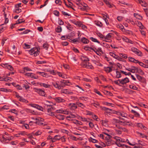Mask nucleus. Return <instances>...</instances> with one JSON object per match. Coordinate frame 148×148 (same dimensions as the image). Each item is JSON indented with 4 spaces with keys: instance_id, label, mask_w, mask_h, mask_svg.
I'll list each match as a JSON object with an SVG mask.
<instances>
[{
    "instance_id": "11",
    "label": "nucleus",
    "mask_w": 148,
    "mask_h": 148,
    "mask_svg": "<svg viewBox=\"0 0 148 148\" xmlns=\"http://www.w3.org/2000/svg\"><path fill=\"white\" fill-rule=\"evenodd\" d=\"M55 116L56 118L60 120H63L65 118L64 116L60 114H57Z\"/></svg>"
},
{
    "instance_id": "59",
    "label": "nucleus",
    "mask_w": 148,
    "mask_h": 148,
    "mask_svg": "<svg viewBox=\"0 0 148 148\" xmlns=\"http://www.w3.org/2000/svg\"><path fill=\"white\" fill-rule=\"evenodd\" d=\"M42 132L40 131H38L36 132L34 134V135L36 136H38L41 134Z\"/></svg>"
},
{
    "instance_id": "34",
    "label": "nucleus",
    "mask_w": 148,
    "mask_h": 148,
    "mask_svg": "<svg viewBox=\"0 0 148 148\" xmlns=\"http://www.w3.org/2000/svg\"><path fill=\"white\" fill-rule=\"evenodd\" d=\"M10 90V89H8L4 88H0V91H1L8 92H9Z\"/></svg>"
},
{
    "instance_id": "44",
    "label": "nucleus",
    "mask_w": 148,
    "mask_h": 148,
    "mask_svg": "<svg viewBox=\"0 0 148 148\" xmlns=\"http://www.w3.org/2000/svg\"><path fill=\"white\" fill-rule=\"evenodd\" d=\"M23 73L25 72V71L26 70V71H32V70H31L28 67H24L23 68Z\"/></svg>"
},
{
    "instance_id": "13",
    "label": "nucleus",
    "mask_w": 148,
    "mask_h": 148,
    "mask_svg": "<svg viewBox=\"0 0 148 148\" xmlns=\"http://www.w3.org/2000/svg\"><path fill=\"white\" fill-rule=\"evenodd\" d=\"M137 1L138 3L141 4L142 6H143L146 7L147 5V4L144 1V0H138Z\"/></svg>"
},
{
    "instance_id": "33",
    "label": "nucleus",
    "mask_w": 148,
    "mask_h": 148,
    "mask_svg": "<svg viewBox=\"0 0 148 148\" xmlns=\"http://www.w3.org/2000/svg\"><path fill=\"white\" fill-rule=\"evenodd\" d=\"M70 40V41L71 42H73V43H75L77 42H79V40H78V38H75L73 39H72L71 38Z\"/></svg>"
},
{
    "instance_id": "63",
    "label": "nucleus",
    "mask_w": 148,
    "mask_h": 148,
    "mask_svg": "<svg viewBox=\"0 0 148 148\" xmlns=\"http://www.w3.org/2000/svg\"><path fill=\"white\" fill-rule=\"evenodd\" d=\"M138 49L134 47H132L131 48V50L134 53L136 51H137Z\"/></svg>"
},
{
    "instance_id": "58",
    "label": "nucleus",
    "mask_w": 148,
    "mask_h": 148,
    "mask_svg": "<svg viewBox=\"0 0 148 148\" xmlns=\"http://www.w3.org/2000/svg\"><path fill=\"white\" fill-rule=\"evenodd\" d=\"M111 33H109L108 34L105 38V39H108L111 37Z\"/></svg>"
},
{
    "instance_id": "62",
    "label": "nucleus",
    "mask_w": 148,
    "mask_h": 148,
    "mask_svg": "<svg viewBox=\"0 0 148 148\" xmlns=\"http://www.w3.org/2000/svg\"><path fill=\"white\" fill-rule=\"evenodd\" d=\"M117 27L118 28H120L121 29H122L124 28V27L121 24H119L117 25Z\"/></svg>"
},
{
    "instance_id": "36",
    "label": "nucleus",
    "mask_w": 148,
    "mask_h": 148,
    "mask_svg": "<svg viewBox=\"0 0 148 148\" xmlns=\"http://www.w3.org/2000/svg\"><path fill=\"white\" fill-rule=\"evenodd\" d=\"M136 133L137 134H140V137H141L142 138H147V136L144 134H143L139 132H137Z\"/></svg>"
},
{
    "instance_id": "57",
    "label": "nucleus",
    "mask_w": 148,
    "mask_h": 148,
    "mask_svg": "<svg viewBox=\"0 0 148 148\" xmlns=\"http://www.w3.org/2000/svg\"><path fill=\"white\" fill-rule=\"evenodd\" d=\"M128 59L130 62H134V61L135 60V59L132 57H129Z\"/></svg>"
},
{
    "instance_id": "8",
    "label": "nucleus",
    "mask_w": 148,
    "mask_h": 148,
    "mask_svg": "<svg viewBox=\"0 0 148 148\" xmlns=\"http://www.w3.org/2000/svg\"><path fill=\"white\" fill-rule=\"evenodd\" d=\"M56 101L58 103L64 102L65 101V100L61 97H56L55 99Z\"/></svg>"
},
{
    "instance_id": "28",
    "label": "nucleus",
    "mask_w": 148,
    "mask_h": 148,
    "mask_svg": "<svg viewBox=\"0 0 148 148\" xmlns=\"http://www.w3.org/2000/svg\"><path fill=\"white\" fill-rule=\"evenodd\" d=\"M134 53L138 56H143V54L138 49Z\"/></svg>"
},
{
    "instance_id": "32",
    "label": "nucleus",
    "mask_w": 148,
    "mask_h": 148,
    "mask_svg": "<svg viewBox=\"0 0 148 148\" xmlns=\"http://www.w3.org/2000/svg\"><path fill=\"white\" fill-rule=\"evenodd\" d=\"M90 39L93 42H96L99 44L100 43V42L97 40L95 38H94L92 37H91L90 38Z\"/></svg>"
},
{
    "instance_id": "10",
    "label": "nucleus",
    "mask_w": 148,
    "mask_h": 148,
    "mask_svg": "<svg viewBox=\"0 0 148 148\" xmlns=\"http://www.w3.org/2000/svg\"><path fill=\"white\" fill-rule=\"evenodd\" d=\"M83 66L88 69H92L93 68V66L91 64L87 62V63H85V64H83Z\"/></svg>"
},
{
    "instance_id": "54",
    "label": "nucleus",
    "mask_w": 148,
    "mask_h": 148,
    "mask_svg": "<svg viewBox=\"0 0 148 148\" xmlns=\"http://www.w3.org/2000/svg\"><path fill=\"white\" fill-rule=\"evenodd\" d=\"M94 92L99 95L100 96H102V95L101 93L100 92L98 91L96 89H94Z\"/></svg>"
},
{
    "instance_id": "48",
    "label": "nucleus",
    "mask_w": 148,
    "mask_h": 148,
    "mask_svg": "<svg viewBox=\"0 0 148 148\" xmlns=\"http://www.w3.org/2000/svg\"><path fill=\"white\" fill-rule=\"evenodd\" d=\"M48 44L46 43H44L43 45V48L46 50H47L48 49Z\"/></svg>"
},
{
    "instance_id": "20",
    "label": "nucleus",
    "mask_w": 148,
    "mask_h": 148,
    "mask_svg": "<svg viewBox=\"0 0 148 148\" xmlns=\"http://www.w3.org/2000/svg\"><path fill=\"white\" fill-rule=\"evenodd\" d=\"M39 85L41 86H43L45 88H49L50 87V85L49 84H47L45 83H39Z\"/></svg>"
},
{
    "instance_id": "61",
    "label": "nucleus",
    "mask_w": 148,
    "mask_h": 148,
    "mask_svg": "<svg viewBox=\"0 0 148 148\" xmlns=\"http://www.w3.org/2000/svg\"><path fill=\"white\" fill-rule=\"evenodd\" d=\"M55 2L56 4H59L60 5H61L62 3V1L60 0H56Z\"/></svg>"
},
{
    "instance_id": "31",
    "label": "nucleus",
    "mask_w": 148,
    "mask_h": 148,
    "mask_svg": "<svg viewBox=\"0 0 148 148\" xmlns=\"http://www.w3.org/2000/svg\"><path fill=\"white\" fill-rule=\"evenodd\" d=\"M104 1L106 5L109 8H111L112 7V6L111 5L110 3L108 0H104Z\"/></svg>"
},
{
    "instance_id": "18",
    "label": "nucleus",
    "mask_w": 148,
    "mask_h": 148,
    "mask_svg": "<svg viewBox=\"0 0 148 148\" xmlns=\"http://www.w3.org/2000/svg\"><path fill=\"white\" fill-rule=\"evenodd\" d=\"M136 126L139 127H140L141 129H143L145 130H146L147 128L145 127L144 125L142 123H138Z\"/></svg>"
},
{
    "instance_id": "38",
    "label": "nucleus",
    "mask_w": 148,
    "mask_h": 148,
    "mask_svg": "<svg viewBox=\"0 0 148 148\" xmlns=\"http://www.w3.org/2000/svg\"><path fill=\"white\" fill-rule=\"evenodd\" d=\"M95 24L98 26L101 27L102 26V24L100 21H95Z\"/></svg>"
},
{
    "instance_id": "41",
    "label": "nucleus",
    "mask_w": 148,
    "mask_h": 148,
    "mask_svg": "<svg viewBox=\"0 0 148 148\" xmlns=\"http://www.w3.org/2000/svg\"><path fill=\"white\" fill-rule=\"evenodd\" d=\"M129 87L130 88L134 90H137L138 89V88L136 86L133 85H129Z\"/></svg>"
},
{
    "instance_id": "53",
    "label": "nucleus",
    "mask_w": 148,
    "mask_h": 148,
    "mask_svg": "<svg viewBox=\"0 0 148 148\" xmlns=\"http://www.w3.org/2000/svg\"><path fill=\"white\" fill-rule=\"evenodd\" d=\"M120 56L122 57L123 58H124L126 59L127 58V55L123 53H121Z\"/></svg>"
},
{
    "instance_id": "24",
    "label": "nucleus",
    "mask_w": 148,
    "mask_h": 148,
    "mask_svg": "<svg viewBox=\"0 0 148 148\" xmlns=\"http://www.w3.org/2000/svg\"><path fill=\"white\" fill-rule=\"evenodd\" d=\"M84 49L86 51H88L91 52V51L92 50H93L94 52H95V51L92 47H85L84 48Z\"/></svg>"
},
{
    "instance_id": "14",
    "label": "nucleus",
    "mask_w": 148,
    "mask_h": 148,
    "mask_svg": "<svg viewBox=\"0 0 148 148\" xmlns=\"http://www.w3.org/2000/svg\"><path fill=\"white\" fill-rule=\"evenodd\" d=\"M25 75L26 76H29L31 77L32 78H34V79H37V78H36V77L34 76V75L32 73H26Z\"/></svg>"
},
{
    "instance_id": "12",
    "label": "nucleus",
    "mask_w": 148,
    "mask_h": 148,
    "mask_svg": "<svg viewBox=\"0 0 148 148\" xmlns=\"http://www.w3.org/2000/svg\"><path fill=\"white\" fill-rule=\"evenodd\" d=\"M112 68L113 66H110V67H105L104 69L107 73H109L112 71Z\"/></svg>"
},
{
    "instance_id": "21",
    "label": "nucleus",
    "mask_w": 148,
    "mask_h": 148,
    "mask_svg": "<svg viewBox=\"0 0 148 148\" xmlns=\"http://www.w3.org/2000/svg\"><path fill=\"white\" fill-rule=\"evenodd\" d=\"M37 73L38 74H39L40 75H41L43 77H47L48 76V75H47V73H45L44 72H37Z\"/></svg>"
},
{
    "instance_id": "26",
    "label": "nucleus",
    "mask_w": 148,
    "mask_h": 148,
    "mask_svg": "<svg viewBox=\"0 0 148 148\" xmlns=\"http://www.w3.org/2000/svg\"><path fill=\"white\" fill-rule=\"evenodd\" d=\"M73 123L77 125H82V123L81 121L77 120H74Z\"/></svg>"
},
{
    "instance_id": "43",
    "label": "nucleus",
    "mask_w": 148,
    "mask_h": 148,
    "mask_svg": "<svg viewBox=\"0 0 148 148\" xmlns=\"http://www.w3.org/2000/svg\"><path fill=\"white\" fill-rule=\"evenodd\" d=\"M24 21L25 20L23 21V19H19L17 21L16 24H18L21 23L23 22H24Z\"/></svg>"
},
{
    "instance_id": "64",
    "label": "nucleus",
    "mask_w": 148,
    "mask_h": 148,
    "mask_svg": "<svg viewBox=\"0 0 148 148\" xmlns=\"http://www.w3.org/2000/svg\"><path fill=\"white\" fill-rule=\"evenodd\" d=\"M89 125L90 127L91 128H93L94 127V125L92 122H90L89 123Z\"/></svg>"
},
{
    "instance_id": "60",
    "label": "nucleus",
    "mask_w": 148,
    "mask_h": 148,
    "mask_svg": "<svg viewBox=\"0 0 148 148\" xmlns=\"http://www.w3.org/2000/svg\"><path fill=\"white\" fill-rule=\"evenodd\" d=\"M1 66L4 68H7L8 64L7 63H1Z\"/></svg>"
},
{
    "instance_id": "4",
    "label": "nucleus",
    "mask_w": 148,
    "mask_h": 148,
    "mask_svg": "<svg viewBox=\"0 0 148 148\" xmlns=\"http://www.w3.org/2000/svg\"><path fill=\"white\" fill-rule=\"evenodd\" d=\"M113 138L114 139H115L116 140V144L119 145H119V142H124V141H123L122 138H121L120 137H117V136H115L113 137Z\"/></svg>"
},
{
    "instance_id": "42",
    "label": "nucleus",
    "mask_w": 148,
    "mask_h": 148,
    "mask_svg": "<svg viewBox=\"0 0 148 148\" xmlns=\"http://www.w3.org/2000/svg\"><path fill=\"white\" fill-rule=\"evenodd\" d=\"M119 145H118V146L119 147H122L123 148H124V147H125L126 148H132L130 147L129 146L127 145H121L120 144H119Z\"/></svg>"
},
{
    "instance_id": "1",
    "label": "nucleus",
    "mask_w": 148,
    "mask_h": 148,
    "mask_svg": "<svg viewBox=\"0 0 148 148\" xmlns=\"http://www.w3.org/2000/svg\"><path fill=\"white\" fill-rule=\"evenodd\" d=\"M29 52L31 55H34V56H36L39 55L40 52L37 48L34 47L29 50Z\"/></svg>"
},
{
    "instance_id": "35",
    "label": "nucleus",
    "mask_w": 148,
    "mask_h": 148,
    "mask_svg": "<svg viewBox=\"0 0 148 148\" xmlns=\"http://www.w3.org/2000/svg\"><path fill=\"white\" fill-rule=\"evenodd\" d=\"M139 65L145 68H148V65L145 64L143 62H139Z\"/></svg>"
},
{
    "instance_id": "49",
    "label": "nucleus",
    "mask_w": 148,
    "mask_h": 148,
    "mask_svg": "<svg viewBox=\"0 0 148 148\" xmlns=\"http://www.w3.org/2000/svg\"><path fill=\"white\" fill-rule=\"evenodd\" d=\"M53 14L56 16H59V12L57 10H55L53 11Z\"/></svg>"
},
{
    "instance_id": "9",
    "label": "nucleus",
    "mask_w": 148,
    "mask_h": 148,
    "mask_svg": "<svg viewBox=\"0 0 148 148\" xmlns=\"http://www.w3.org/2000/svg\"><path fill=\"white\" fill-rule=\"evenodd\" d=\"M136 76L137 79L140 82H144L145 79L144 77L137 74H136Z\"/></svg>"
},
{
    "instance_id": "50",
    "label": "nucleus",
    "mask_w": 148,
    "mask_h": 148,
    "mask_svg": "<svg viewBox=\"0 0 148 148\" xmlns=\"http://www.w3.org/2000/svg\"><path fill=\"white\" fill-rule=\"evenodd\" d=\"M120 81L121 80H115L114 81V82L116 84L119 85V86H121V85H120L121 83H120Z\"/></svg>"
},
{
    "instance_id": "39",
    "label": "nucleus",
    "mask_w": 148,
    "mask_h": 148,
    "mask_svg": "<svg viewBox=\"0 0 148 148\" xmlns=\"http://www.w3.org/2000/svg\"><path fill=\"white\" fill-rule=\"evenodd\" d=\"M64 112V111L62 109H61L56 110L55 113H62Z\"/></svg>"
},
{
    "instance_id": "45",
    "label": "nucleus",
    "mask_w": 148,
    "mask_h": 148,
    "mask_svg": "<svg viewBox=\"0 0 148 148\" xmlns=\"http://www.w3.org/2000/svg\"><path fill=\"white\" fill-rule=\"evenodd\" d=\"M75 35V32H71L70 34H69V36L70 38H71L72 37L74 36Z\"/></svg>"
},
{
    "instance_id": "56",
    "label": "nucleus",
    "mask_w": 148,
    "mask_h": 148,
    "mask_svg": "<svg viewBox=\"0 0 148 148\" xmlns=\"http://www.w3.org/2000/svg\"><path fill=\"white\" fill-rule=\"evenodd\" d=\"M35 120H36V121H44L43 119L40 117L36 118Z\"/></svg>"
},
{
    "instance_id": "37",
    "label": "nucleus",
    "mask_w": 148,
    "mask_h": 148,
    "mask_svg": "<svg viewBox=\"0 0 148 148\" xmlns=\"http://www.w3.org/2000/svg\"><path fill=\"white\" fill-rule=\"evenodd\" d=\"M118 114L124 117H126L127 116V114L126 113H121L120 112H118Z\"/></svg>"
},
{
    "instance_id": "29",
    "label": "nucleus",
    "mask_w": 148,
    "mask_h": 148,
    "mask_svg": "<svg viewBox=\"0 0 148 148\" xmlns=\"http://www.w3.org/2000/svg\"><path fill=\"white\" fill-rule=\"evenodd\" d=\"M76 116L74 114L71 113V112H70L69 114V115L68 116H67L66 117V119H68V118H75L76 117Z\"/></svg>"
},
{
    "instance_id": "3",
    "label": "nucleus",
    "mask_w": 148,
    "mask_h": 148,
    "mask_svg": "<svg viewBox=\"0 0 148 148\" xmlns=\"http://www.w3.org/2000/svg\"><path fill=\"white\" fill-rule=\"evenodd\" d=\"M81 59L82 61V64L83 66V64H85V63H87L89 60V58L86 56H82Z\"/></svg>"
},
{
    "instance_id": "2",
    "label": "nucleus",
    "mask_w": 148,
    "mask_h": 148,
    "mask_svg": "<svg viewBox=\"0 0 148 148\" xmlns=\"http://www.w3.org/2000/svg\"><path fill=\"white\" fill-rule=\"evenodd\" d=\"M34 91L38 93L40 95L43 96H45V92L44 90H43L38 88H34Z\"/></svg>"
},
{
    "instance_id": "19",
    "label": "nucleus",
    "mask_w": 148,
    "mask_h": 148,
    "mask_svg": "<svg viewBox=\"0 0 148 148\" xmlns=\"http://www.w3.org/2000/svg\"><path fill=\"white\" fill-rule=\"evenodd\" d=\"M81 42L84 44H86L89 43V41L85 37H83L81 39Z\"/></svg>"
},
{
    "instance_id": "7",
    "label": "nucleus",
    "mask_w": 148,
    "mask_h": 148,
    "mask_svg": "<svg viewBox=\"0 0 148 148\" xmlns=\"http://www.w3.org/2000/svg\"><path fill=\"white\" fill-rule=\"evenodd\" d=\"M30 105L31 106L34 108H35L37 109L38 110H42V109H43L42 107L39 106L38 105L36 104H30Z\"/></svg>"
},
{
    "instance_id": "17",
    "label": "nucleus",
    "mask_w": 148,
    "mask_h": 148,
    "mask_svg": "<svg viewBox=\"0 0 148 148\" xmlns=\"http://www.w3.org/2000/svg\"><path fill=\"white\" fill-rule=\"evenodd\" d=\"M47 112L48 114L50 116H54L55 115V112H52V111L49 108H48Z\"/></svg>"
},
{
    "instance_id": "51",
    "label": "nucleus",
    "mask_w": 148,
    "mask_h": 148,
    "mask_svg": "<svg viewBox=\"0 0 148 148\" xmlns=\"http://www.w3.org/2000/svg\"><path fill=\"white\" fill-rule=\"evenodd\" d=\"M9 112H11L13 113H14L16 114H18L17 112H17L16 110L15 109L10 110L9 111Z\"/></svg>"
},
{
    "instance_id": "23",
    "label": "nucleus",
    "mask_w": 148,
    "mask_h": 148,
    "mask_svg": "<svg viewBox=\"0 0 148 148\" xmlns=\"http://www.w3.org/2000/svg\"><path fill=\"white\" fill-rule=\"evenodd\" d=\"M60 82L62 83L61 84L63 85V84L65 85H68V84L70 83L69 80H62L60 81Z\"/></svg>"
},
{
    "instance_id": "15",
    "label": "nucleus",
    "mask_w": 148,
    "mask_h": 148,
    "mask_svg": "<svg viewBox=\"0 0 148 148\" xmlns=\"http://www.w3.org/2000/svg\"><path fill=\"white\" fill-rule=\"evenodd\" d=\"M52 84L54 87L56 88H58L59 89H61L63 88V86H62L59 85L57 83L55 84L52 83Z\"/></svg>"
},
{
    "instance_id": "22",
    "label": "nucleus",
    "mask_w": 148,
    "mask_h": 148,
    "mask_svg": "<svg viewBox=\"0 0 148 148\" xmlns=\"http://www.w3.org/2000/svg\"><path fill=\"white\" fill-rule=\"evenodd\" d=\"M131 112H132V113H133L134 114L135 116L136 117H140V115L136 111L132 110Z\"/></svg>"
},
{
    "instance_id": "6",
    "label": "nucleus",
    "mask_w": 148,
    "mask_h": 148,
    "mask_svg": "<svg viewBox=\"0 0 148 148\" xmlns=\"http://www.w3.org/2000/svg\"><path fill=\"white\" fill-rule=\"evenodd\" d=\"M120 81V83H121V84L123 85L129 82V79L127 77H126L125 78L122 79Z\"/></svg>"
},
{
    "instance_id": "52",
    "label": "nucleus",
    "mask_w": 148,
    "mask_h": 148,
    "mask_svg": "<svg viewBox=\"0 0 148 148\" xmlns=\"http://www.w3.org/2000/svg\"><path fill=\"white\" fill-rule=\"evenodd\" d=\"M7 68L9 69L11 71H12L13 70V67L11 65L9 64L8 65Z\"/></svg>"
},
{
    "instance_id": "27",
    "label": "nucleus",
    "mask_w": 148,
    "mask_h": 148,
    "mask_svg": "<svg viewBox=\"0 0 148 148\" xmlns=\"http://www.w3.org/2000/svg\"><path fill=\"white\" fill-rule=\"evenodd\" d=\"M62 30V27L60 26H58L55 29V31L58 33L60 32Z\"/></svg>"
},
{
    "instance_id": "30",
    "label": "nucleus",
    "mask_w": 148,
    "mask_h": 148,
    "mask_svg": "<svg viewBox=\"0 0 148 148\" xmlns=\"http://www.w3.org/2000/svg\"><path fill=\"white\" fill-rule=\"evenodd\" d=\"M120 71H116V77L117 78H119L121 77V74Z\"/></svg>"
},
{
    "instance_id": "46",
    "label": "nucleus",
    "mask_w": 148,
    "mask_h": 148,
    "mask_svg": "<svg viewBox=\"0 0 148 148\" xmlns=\"http://www.w3.org/2000/svg\"><path fill=\"white\" fill-rule=\"evenodd\" d=\"M30 32V31L28 29H27L23 32H22L20 33V34H27L29 32Z\"/></svg>"
},
{
    "instance_id": "55",
    "label": "nucleus",
    "mask_w": 148,
    "mask_h": 148,
    "mask_svg": "<svg viewBox=\"0 0 148 148\" xmlns=\"http://www.w3.org/2000/svg\"><path fill=\"white\" fill-rule=\"evenodd\" d=\"M138 73H139L141 75H144L145 74L144 73L141 69H138Z\"/></svg>"
},
{
    "instance_id": "40",
    "label": "nucleus",
    "mask_w": 148,
    "mask_h": 148,
    "mask_svg": "<svg viewBox=\"0 0 148 148\" xmlns=\"http://www.w3.org/2000/svg\"><path fill=\"white\" fill-rule=\"evenodd\" d=\"M102 121V125H103L106 126L108 125V122L107 121H103V120H101V121Z\"/></svg>"
},
{
    "instance_id": "47",
    "label": "nucleus",
    "mask_w": 148,
    "mask_h": 148,
    "mask_svg": "<svg viewBox=\"0 0 148 148\" xmlns=\"http://www.w3.org/2000/svg\"><path fill=\"white\" fill-rule=\"evenodd\" d=\"M109 54L111 56H112L113 57H114L115 59H116V58L117 56V55H116L114 53H113L112 52H110V53Z\"/></svg>"
},
{
    "instance_id": "5",
    "label": "nucleus",
    "mask_w": 148,
    "mask_h": 148,
    "mask_svg": "<svg viewBox=\"0 0 148 148\" xmlns=\"http://www.w3.org/2000/svg\"><path fill=\"white\" fill-rule=\"evenodd\" d=\"M69 107L70 109L73 110H75L77 108L76 104L75 103L69 104Z\"/></svg>"
},
{
    "instance_id": "16",
    "label": "nucleus",
    "mask_w": 148,
    "mask_h": 148,
    "mask_svg": "<svg viewBox=\"0 0 148 148\" xmlns=\"http://www.w3.org/2000/svg\"><path fill=\"white\" fill-rule=\"evenodd\" d=\"M62 93L68 94H71L73 93L72 92H69L67 89H63L61 91Z\"/></svg>"
},
{
    "instance_id": "25",
    "label": "nucleus",
    "mask_w": 148,
    "mask_h": 148,
    "mask_svg": "<svg viewBox=\"0 0 148 148\" xmlns=\"http://www.w3.org/2000/svg\"><path fill=\"white\" fill-rule=\"evenodd\" d=\"M134 16L140 20H142L143 19L142 17L140 16V15L137 13H134Z\"/></svg>"
}]
</instances>
